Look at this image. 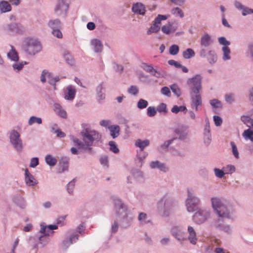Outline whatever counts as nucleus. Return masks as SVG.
<instances>
[{"label": "nucleus", "instance_id": "obj_1", "mask_svg": "<svg viewBox=\"0 0 253 253\" xmlns=\"http://www.w3.org/2000/svg\"><path fill=\"white\" fill-rule=\"evenodd\" d=\"M80 135L82 137V140L75 137H72L71 138L73 145L76 147L71 148V153L74 155H78L80 150L81 152L90 155L94 154L95 151L93 149L92 146L94 145V143L100 141L101 134L94 129L86 128L81 131Z\"/></svg>", "mask_w": 253, "mask_h": 253}, {"label": "nucleus", "instance_id": "obj_2", "mask_svg": "<svg viewBox=\"0 0 253 253\" xmlns=\"http://www.w3.org/2000/svg\"><path fill=\"white\" fill-rule=\"evenodd\" d=\"M211 205L218 217L233 220L235 218L236 210L230 203L224 202L217 197H211Z\"/></svg>", "mask_w": 253, "mask_h": 253}, {"label": "nucleus", "instance_id": "obj_3", "mask_svg": "<svg viewBox=\"0 0 253 253\" xmlns=\"http://www.w3.org/2000/svg\"><path fill=\"white\" fill-rule=\"evenodd\" d=\"M114 210L120 220L121 226L122 228H127L129 226L133 220V218L129 215L127 207L120 199L115 198L113 200Z\"/></svg>", "mask_w": 253, "mask_h": 253}, {"label": "nucleus", "instance_id": "obj_4", "mask_svg": "<svg viewBox=\"0 0 253 253\" xmlns=\"http://www.w3.org/2000/svg\"><path fill=\"white\" fill-rule=\"evenodd\" d=\"M175 206L174 201L168 195H164L158 202L157 211L162 217H168Z\"/></svg>", "mask_w": 253, "mask_h": 253}, {"label": "nucleus", "instance_id": "obj_5", "mask_svg": "<svg viewBox=\"0 0 253 253\" xmlns=\"http://www.w3.org/2000/svg\"><path fill=\"white\" fill-rule=\"evenodd\" d=\"M22 49L30 55H34L42 49V44L39 40L33 37H26L21 43Z\"/></svg>", "mask_w": 253, "mask_h": 253}, {"label": "nucleus", "instance_id": "obj_6", "mask_svg": "<svg viewBox=\"0 0 253 253\" xmlns=\"http://www.w3.org/2000/svg\"><path fill=\"white\" fill-rule=\"evenodd\" d=\"M201 203L200 198L193 190H187V197L185 201V206L188 212H192L197 209Z\"/></svg>", "mask_w": 253, "mask_h": 253}, {"label": "nucleus", "instance_id": "obj_7", "mask_svg": "<svg viewBox=\"0 0 253 253\" xmlns=\"http://www.w3.org/2000/svg\"><path fill=\"white\" fill-rule=\"evenodd\" d=\"M211 212L210 209L206 208L199 209L194 213L193 218L198 224H201L208 220L211 217Z\"/></svg>", "mask_w": 253, "mask_h": 253}, {"label": "nucleus", "instance_id": "obj_8", "mask_svg": "<svg viewBox=\"0 0 253 253\" xmlns=\"http://www.w3.org/2000/svg\"><path fill=\"white\" fill-rule=\"evenodd\" d=\"M68 0H57L54 7V12L57 16L65 18L69 7Z\"/></svg>", "mask_w": 253, "mask_h": 253}, {"label": "nucleus", "instance_id": "obj_9", "mask_svg": "<svg viewBox=\"0 0 253 253\" xmlns=\"http://www.w3.org/2000/svg\"><path fill=\"white\" fill-rule=\"evenodd\" d=\"M170 233L174 239L180 244L187 240V236L184 227L175 226L171 228Z\"/></svg>", "mask_w": 253, "mask_h": 253}, {"label": "nucleus", "instance_id": "obj_10", "mask_svg": "<svg viewBox=\"0 0 253 253\" xmlns=\"http://www.w3.org/2000/svg\"><path fill=\"white\" fill-rule=\"evenodd\" d=\"M79 239V235L74 230L68 231L66 234L65 239L62 243L63 250L66 251L68 248L74 243H76Z\"/></svg>", "mask_w": 253, "mask_h": 253}, {"label": "nucleus", "instance_id": "obj_11", "mask_svg": "<svg viewBox=\"0 0 253 253\" xmlns=\"http://www.w3.org/2000/svg\"><path fill=\"white\" fill-rule=\"evenodd\" d=\"M202 77L196 75L194 77L188 79L187 84L189 86L190 92H200L202 89Z\"/></svg>", "mask_w": 253, "mask_h": 253}, {"label": "nucleus", "instance_id": "obj_12", "mask_svg": "<svg viewBox=\"0 0 253 253\" xmlns=\"http://www.w3.org/2000/svg\"><path fill=\"white\" fill-rule=\"evenodd\" d=\"M169 17V15L159 14L155 19L154 24L148 30L147 32V35H151L152 33L158 32L160 29L159 24L161 23V21L167 19Z\"/></svg>", "mask_w": 253, "mask_h": 253}, {"label": "nucleus", "instance_id": "obj_13", "mask_svg": "<svg viewBox=\"0 0 253 253\" xmlns=\"http://www.w3.org/2000/svg\"><path fill=\"white\" fill-rule=\"evenodd\" d=\"M174 132L176 136L174 137L175 139L177 138L179 140H184L188 136V126L183 125L179 126L175 128Z\"/></svg>", "mask_w": 253, "mask_h": 253}, {"label": "nucleus", "instance_id": "obj_14", "mask_svg": "<svg viewBox=\"0 0 253 253\" xmlns=\"http://www.w3.org/2000/svg\"><path fill=\"white\" fill-rule=\"evenodd\" d=\"M191 108L197 111L198 107L202 104V97L200 92H190Z\"/></svg>", "mask_w": 253, "mask_h": 253}, {"label": "nucleus", "instance_id": "obj_15", "mask_svg": "<svg viewBox=\"0 0 253 253\" xmlns=\"http://www.w3.org/2000/svg\"><path fill=\"white\" fill-rule=\"evenodd\" d=\"M150 144V141L148 139L142 140L138 139L135 141V145L140 149V154L138 155V158L140 162H141L145 158V156H140L141 153H143L144 149L148 146Z\"/></svg>", "mask_w": 253, "mask_h": 253}, {"label": "nucleus", "instance_id": "obj_16", "mask_svg": "<svg viewBox=\"0 0 253 253\" xmlns=\"http://www.w3.org/2000/svg\"><path fill=\"white\" fill-rule=\"evenodd\" d=\"M149 166L151 169H158L163 172H167L169 170V168L165 163L158 160L151 162Z\"/></svg>", "mask_w": 253, "mask_h": 253}, {"label": "nucleus", "instance_id": "obj_17", "mask_svg": "<svg viewBox=\"0 0 253 253\" xmlns=\"http://www.w3.org/2000/svg\"><path fill=\"white\" fill-rule=\"evenodd\" d=\"M76 89L72 85H68L64 91V98L66 100L72 101L75 97Z\"/></svg>", "mask_w": 253, "mask_h": 253}, {"label": "nucleus", "instance_id": "obj_18", "mask_svg": "<svg viewBox=\"0 0 253 253\" xmlns=\"http://www.w3.org/2000/svg\"><path fill=\"white\" fill-rule=\"evenodd\" d=\"M90 44L95 53H100L102 51L103 44L99 39L96 38L91 39Z\"/></svg>", "mask_w": 253, "mask_h": 253}, {"label": "nucleus", "instance_id": "obj_19", "mask_svg": "<svg viewBox=\"0 0 253 253\" xmlns=\"http://www.w3.org/2000/svg\"><path fill=\"white\" fill-rule=\"evenodd\" d=\"M187 232L188 233L187 239L191 244L196 245L197 241V238L195 229L192 226H188L187 227Z\"/></svg>", "mask_w": 253, "mask_h": 253}, {"label": "nucleus", "instance_id": "obj_20", "mask_svg": "<svg viewBox=\"0 0 253 253\" xmlns=\"http://www.w3.org/2000/svg\"><path fill=\"white\" fill-rule=\"evenodd\" d=\"M212 43L213 40L211 36L208 34H205L201 38L200 46L209 47Z\"/></svg>", "mask_w": 253, "mask_h": 253}, {"label": "nucleus", "instance_id": "obj_21", "mask_svg": "<svg viewBox=\"0 0 253 253\" xmlns=\"http://www.w3.org/2000/svg\"><path fill=\"white\" fill-rule=\"evenodd\" d=\"M53 109L55 114L58 116L66 119L67 118V113L66 111L59 103H54L53 105Z\"/></svg>", "mask_w": 253, "mask_h": 253}, {"label": "nucleus", "instance_id": "obj_22", "mask_svg": "<svg viewBox=\"0 0 253 253\" xmlns=\"http://www.w3.org/2000/svg\"><path fill=\"white\" fill-rule=\"evenodd\" d=\"M132 11L136 14L144 15L145 13V6L140 2H137L132 6Z\"/></svg>", "mask_w": 253, "mask_h": 253}, {"label": "nucleus", "instance_id": "obj_23", "mask_svg": "<svg viewBox=\"0 0 253 253\" xmlns=\"http://www.w3.org/2000/svg\"><path fill=\"white\" fill-rule=\"evenodd\" d=\"M25 182L27 185L30 186H33L38 183L37 181L28 171V169H26L25 171Z\"/></svg>", "mask_w": 253, "mask_h": 253}, {"label": "nucleus", "instance_id": "obj_24", "mask_svg": "<svg viewBox=\"0 0 253 253\" xmlns=\"http://www.w3.org/2000/svg\"><path fill=\"white\" fill-rule=\"evenodd\" d=\"M69 167V160L67 158H62L59 163L58 172L60 173L67 171Z\"/></svg>", "mask_w": 253, "mask_h": 253}, {"label": "nucleus", "instance_id": "obj_25", "mask_svg": "<svg viewBox=\"0 0 253 253\" xmlns=\"http://www.w3.org/2000/svg\"><path fill=\"white\" fill-rule=\"evenodd\" d=\"M175 139V138H172L165 141L163 144L157 147L158 151L160 153L167 151L169 146L173 143Z\"/></svg>", "mask_w": 253, "mask_h": 253}, {"label": "nucleus", "instance_id": "obj_26", "mask_svg": "<svg viewBox=\"0 0 253 253\" xmlns=\"http://www.w3.org/2000/svg\"><path fill=\"white\" fill-rule=\"evenodd\" d=\"M96 91L97 93V100L99 103L103 99L105 98V94L104 93V87L103 84H99L96 87Z\"/></svg>", "mask_w": 253, "mask_h": 253}, {"label": "nucleus", "instance_id": "obj_27", "mask_svg": "<svg viewBox=\"0 0 253 253\" xmlns=\"http://www.w3.org/2000/svg\"><path fill=\"white\" fill-rule=\"evenodd\" d=\"M132 174L134 178L139 182L144 181L145 177L143 172L138 169H134L132 170Z\"/></svg>", "mask_w": 253, "mask_h": 253}, {"label": "nucleus", "instance_id": "obj_28", "mask_svg": "<svg viewBox=\"0 0 253 253\" xmlns=\"http://www.w3.org/2000/svg\"><path fill=\"white\" fill-rule=\"evenodd\" d=\"M177 28V26L176 25H172L171 23H169L168 24L163 26L161 29L163 33L168 35L175 32Z\"/></svg>", "mask_w": 253, "mask_h": 253}, {"label": "nucleus", "instance_id": "obj_29", "mask_svg": "<svg viewBox=\"0 0 253 253\" xmlns=\"http://www.w3.org/2000/svg\"><path fill=\"white\" fill-rule=\"evenodd\" d=\"M49 235H41L37 236L40 248H43L49 241L48 236Z\"/></svg>", "mask_w": 253, "mask_h": 253}, {"label": "nucleus", "instance_id": "obj_30", "mask_svg": "<svg viewBox=\"0 0 253 253\" xmlns=\"http://www.w3.org/2000/svg\"><path fill=\"white\" fill-rule=\"evenodd\" d=\"M110 135L113 138L117 137L120 134V127L118 125H112L108 126Z\"/></svg>", "mask_w": 253, "mask_h": 253}, {"label": "nucleus", "instance_id": "obj_31", "mask_svg": "<svg viewBox=\"0 0 253 253\" xmlns=\"http://www.w3.org/2000/svg\"><path fill=\"white\" fill-rule=\"evenodd\" d=\"M11 47V51H9L7 54V58L10 59L11 61H13L16 62V49L15 47L10 45ZM12 67L14 70H16V62H15L13 65Z\"/></svg>", "mask_w": 253, "mask_h": 253}, {"label": "nucleus", "instance_id": "obj_32", "mask_svg": "<svg viewBox=\"0 0 253 253\" xmlns=\"http://www.w3.org/2000/svg\"><path fill=\"white\" fill-rule=\"evenodd\" d=\"M0 10L1 13H6L11 10V6L8 1L2 0L0 2Z\"/></svg>", "mask_w": 253, "mask_h": 253}, {"label": "nucleus", "instance_id": "obj_33", "mask_svg": "<svg viewBox=\"0 0 253 253\" xmlns=\"http://www.w3.org/2000/svg\"><path fill=\"white\" fill-rule=\"evenodd\" d=\"M138 219L141 225H145L151 223V220L148 217L146 213L140 212L138 216Z\"/></svg>", "mask_w": 253, "mask_h": 253}, {"label": "nucleus", "instance_id": "obj_34", "mask_svg": "<svg viewBox=\"0 0 253 253\" xmlns=\"http://www.w3.org/2000/svg\"><path fill=\"white\" fill-rule=\"evenodd\" d=\"M47 79L48 84L53 86L54 89H56V83L60 80V77L59 76H54L52 74L49 73V76Z\"/></svg>", "mask_w": 253, "mask_h": 253}, {"label": "nucleus", "instance_id": "obj_35", "mask_svg": "<svg viewBox=\"0 0 253 253\" xmlns=\"http://www.w3.org/2000/svg\"><path fill=\"white\" fill-rule=\"evenodd\" d=\"M61 21L58 19H51L47 23L48 26L52 30L59 29L61 27Z\"/></svg>", "mask_w": 253, "mask_h": 253}, {"label": "nucleus", "instance_id": "obj_36", "mask_svg": "<svg viewBox=\"0 0 253 253\" xmlns=\"http://www.w3.org/2000/svg\"><path fill=\"white\" fill-rule=\"evenodd\" d=\"M207 58L210 64H213L216 62L217 57L214 50H211V51L209 52V54L206 57Z\"/></svg>", "mask_w": 253, "mask_h": 253}, {"label": "nucleus", "instance_id": "obj_37", "mask_svg": "<svg viewBox=\"0 0 253 253\" xmlns=\"http://www.w3.org/2000/svg\"><path fill=\"white\" fill-rule=\"evenodd\" d=\"M221 51L223 53L222 59L224 61L229 60L231 59L230 56V49L228 46H223L221 48Z\"/></svg>", "mask_w": 253, "mask_h": 253}, {"label": "nucleus", "instance_id": "obj_38", "mask_svg": "<svg viewBox=\"0 0 253 253\" xmlns=\"http://www.w3.org/2000/svg\"><path fill=\"white\" fill-rule=\"evenodd\" d=\"M223 219L220 217L214 219L212 222L211 226L220 230L224 224Z\"/></svg>", "mask_w": 253, "mask_h": 253}, {"label": "nucleus", "instance_id": "obj_39", "mask_svg": "<svg viewBox=\"0 0 253 253\" xmlns=\"http://www.w3.org/2000/svg\"><path fill=\"white\" fill-rule=\"evenodd\" d=\"M212 49H210L209 47L200 46L199 50V54L201 58H206L209 54V52L211 51Z\"/></svg>", "mask_w": 253, "mask_h": 253}, {"label": "nucleus", "instance_id": "obj_40", "mask_svg": "<svg viewBox=\"0 0 253 253\" xmlns=\"http://www.w3.org/2000/svg\"><path fill=\"white\" fill-rule=\"evenodd\" d=\"M241 119L245 124L250 127V126L248 123L251 122V120H253V110L249 113L248 115L242 116Z\"/></svg>", "mask_w": 253, "mask_h": 253}, {"label": "nucleus", "instance_id": "obj_41", "mask_svg": "<svg viewBox=\"0 0 253 253\" xmlns=\"http://www.w3.org/2000/svg\"><path fill=\"white\" fill-rule=\"evenodd\" d=\"M45 161L50 167L54 166L57 163V160L56 158L50 154H48L45 156Z\"/></svg>", "mask_w": 253, "mask_h": 253}, {"label": "nucleus", "instance_id": "obj_42", "mask_svg": "<svg viewBox=\"0 0 253 253\" xmlns=\"http://www.w3.org/2000/svg\"><path fill=\"white\" fill-rule=\"evenodd\" d=\"M224 98L227 103L231 104L235 101V95L234 93H226L224 95Z\"/></svg>", "mask_w": 253, "mask_h": 253}, {"label": "nucleus", "instance_id": "obj_43", "mask_svg": "<svg viewBox=\"0 0 253 253\" xmlns=\"http://www.w3.org/2000/svg\"><path fill=\"white\" fill-rule=\"evenodd\" d=\"M183 57L185 59H189L195 55L194 51L191 48H187L183 52Z\"/></svg>", "mask_w": 253, "mask_h": 253}, {"label": "nucleus", "instance_id": "obj_44", "mask_svg": "<svg viewBox=\"0 0 253 253\" xmlns=\"http://www.w3.org/2000/svg\"><path fill=\"white\" fill-rule=\"evenodd\" d=\"M20 136V134L17 132V152H21L24 148V144Z\"/></svg>", "mask_w": 253, "mask_h": 253}, {"label": "nucleus", "instance_id": "obj_45", "mask_svg": "<svg viewBox=\"0 0 253 253\" xmlns=\"http://www.w3.org/2000/svg\"><path fill=\"white\" fill-rule=\"evenodd\" d=\"M41 124L42 123V119L34 116H31L28 120V125L32 126L34 124Z\"/></svg>", "mask_w": 253, "mask_h": 253}, {"label": "nucleus", "instance_id": "obj_46", "mask_svg": "<svg viewBox=\"0 0 253 253\" xmlns=\"http://www.w3.org/2000/svg\"><path fill=\"white\" fill-rule=\"evenodd\" d=\"M17 205L21 209H24L26 207V203L24 198L21 195L17 196Z\"/></svg>", "mask_w": 253, "mask_h": 253}, {"label": "nucleus", "instance_id": "obj_47", "mask_svg": "<svg viewBox=\"0 0 253 253\" xmlns=\"http://www.w3.org/2000/svg\"><path fill=\"white\" fill-rule=\"evenodd\" d=\"M6 30L9 35L13 34L16 31V22H12L7 24Z\"/></svg>", "mask_w": 253, "mask_h": 253}, {"label": "nucleus", "instance_id": "obj_48", "mask_svg": "<svg viewBox=\"0 0 253 253\" xmlns=\"http://www.w3.org/2000/svg\"><path fill=\"white\" fill-rule=\"evenodd\" d=\"M141 67L144 70L147 72L151 73V74H152L153 72H156V70L154 69L151 64L143 63Z\"/></svg>", "mask_w": 253, "mask_h": 253}, {"label": "nucleus", "instance_id": "obj_49", "mask_svg": "<svg viewBox=\"0 0 253 253\" xmlns=\"http://www.w3.org/2000/svg\"><path fill=\"white\" fill-rule=\"evenodd\" d=\"M243 136L247 140H250L253 142V131L251 130L250 128L244 131L243 134Z\"/></svg>", "mask_w": 253, "mask_h": 253}, {"label": "nucleus", "instance_id": "obj_50", "mask_svg": "<svg viewBox=\"0 0 253 253\" xmlns=\"http://www.w3.org/2000/svg\"><path fill=\"white\" fill-rule=\"evenodd\" d=\"M148 105V102L143 99H140L137 103V107L139 109H143L147 107Z\"/></svg>", "mask_w": 253, "mask_h": 253}, {"label": "nucleus", "instance_id": "obj_51", "mask_svg": "<svg viewBox=\"0 0 253 253\" xmlns=\"http://www.w3.org/2000/svg\"><path fill=\"white\" fill-rule=\"evenodd\" d=\"M57 126L56 124H54L53 126L52 127V130L53 131L54 133L56 134V136L59 138H63L66 136V134L62 131L60 129L57 128L56 129H54V127H57Z\"/></svg>", "mask_w": 253, "mask_h": 253}, {"label": "nucleus", "instance_id": "obj_52", "mask_svg": "<svg viewBox=\"0 0 253 253\" xmlns=\"http://www.w3.org/2000/svg\"><path fill=\"white\" fill-rule=\"evenodd\" d=\"M9 139L13 147L16 148V130L15 129H13L10 133Z\"/></svg>", "mask_w": 253, "mask_h": 253}, {"label": "nucleus", "instance_id": "obj_53", "mask_svg": "<svg viewBox=\"0 0 253 253\" xmlns=\"http://www.w3.org/2000/svg\"><path fill=\"white\" fill-rule=\"evenodd\" d=\"M171 12L175 16H179L181 18H182L184 16V13L182 10L178 7L173 8L171 9Z\"/></svg>", "mask_w": 253, "mask_h": 253}, {"label": "nucleus", "instance_id": "obj_54", "mask_svg": "<svg viewBox=\"0 0 253 253\" xmlns=\"http://www.w3.org/2000/svg\"><path fill=\"white\" fill-rule=\"evenodd\" d=\"M230 145L232 147V152L233 155L235 157V158L239 159V154L238 150L237 147L235 143L234 142L231 141V142H230Z\"/></svg>", "mask_w": 253, "mask_h": 253}, {"label": "nucleus", "instance_id": "obj_55", "mask_svg": "<svg viewBox=\"0 0 253 253\" xmlns=\"http://www.w3.org/2000/svg\"><path fill=\"white\" fill-rule=\"evenodd\" d=\"M49 72L47 70H42L40 76V81L42 83H44L46 81V78L49 76Z\"/></svg>", "mask_w": 253, "mask_h": 253}, {"label": "nucleus", "instance_id": "obj_56", "mask_svg": "<svg viewBox=\"0 0 253 253\" xmlns=\"http://www.w3.org/2000/svg\"><path fill=\"white\" fill-rule=\"evenodd\" d=\"M179 52V47L176 44H172L169 47V52L170 54L175 55L177 54Z\"/></svg>", "mask_w": 253, "mask_h": 253}, {"label": "nucleus", "instance_id": "obj_57", "mask_svg": "<svg viewBox=\"0 0 253 253\" xmlns=\"http://www.w3.org/2000/svg\"><path fill=\"white\" fill-rule=\"evenodd\" d=\"M223 169L224 171L225 174H229L234 172L236 170L235 167L233 165H228L224 167Z\"/></svg>", "mask_w": 253, "mask_h": 253}, {"label": "nucleus", "instance_id": "obj_58", "mask_svg": "<svg viewBox=\"0 0 253 253\" xmlns=\"http://www.w3.org/2000/svg\"><path fill=\"white\" fill-rule=\"evenodd\" d=\"M170 87L172 92L177 97H179L181 95V90L176 84H173L171 85Z\"/></svg>", "mask_w": 253, "mask_h": 253}, {"label": "nucleus", "instance_id": "obj_59", "mask_svg": "<svg viewBox=\"0 0 253 253\" xmlns=\"http://www.w3.org/2000/svg\"><path fill=\"white\" fill-rule=\"evenodd\" d=\"M220 230L228 234H231L233 232L232 228L228 224H224Z\"/></svg>", "mask_w": 253, "mask_h": 253}, {"label": "nucleus", "instance_id": "obj_60", "mask_svg": "<svg viewBox=\"0 0 253 253\" xmlns=\"http://www.w3.org/2000/svg\"><path fill=\"white\" fill-rule=\"evenodd\" d=\"M211 105L214 108H220L222 107L221 102L216 99H213L210 101Z\"/></svg>", "mask_w": 253, "mask_h": 253}, {"label": "nucleus", "instance_id": "obj_61", "mask_svg": "<svg viewBox=\"0 0 253 253\" xmlns=\"http://www.w3.org/2000/svg\"><path fill=\"white\" fill-rule=\"evenodd\" d=\"M118 219L117 220H115L112 224L111 228V233H115L118 231L119 224L118 222Z\"/></svg>", "mask_w": 253, "mask_h": 253}, {"label": "nucleus", "instance_id": "obj_62", "mask_svg": "<svg viewBox=\"0 0 253 253\" xmlns=\"http://www.w3.org/2000/svg\"><path fill=\"white\" fill-rule=\"evenodd\" d=\"M110 146V150L114 153H118L119 152V149L117 147L115 142L113 141H111L109 142Z\"/></svg>", "mask_w": 253, "mask_h": 253}, {"label": "nucleus", "instance_id": "obj_63", "mask_svg": "<svg viewBox=\"0 0 253 253\" xmlns=\"http://www.w3.org/2000/svg\"><path fill=\"white\" fill-rule=\"evenodd\" d=\"M253 13V9L249 7L244 6L243 9L242 10V14L243 16H245L249 14Z\"/></svg>", "mask_w": 253, "mask_h": 253}, {"label": "nucleus", "instance_id": "obj_64", "mask_svg": "<svg viewBox=\"0 0 253 253\" xmlns=\"http://www.w3.org/2000/svg\"><path fill=\"white\" fill-rule=\"evenodd\" d=\"M218 42L220 44L223 45V46H227L230 44V42L227 41L224 37L218 38Z\"/></svg>", "mask_w": 253, "mask_h": 253}]
</instances>
